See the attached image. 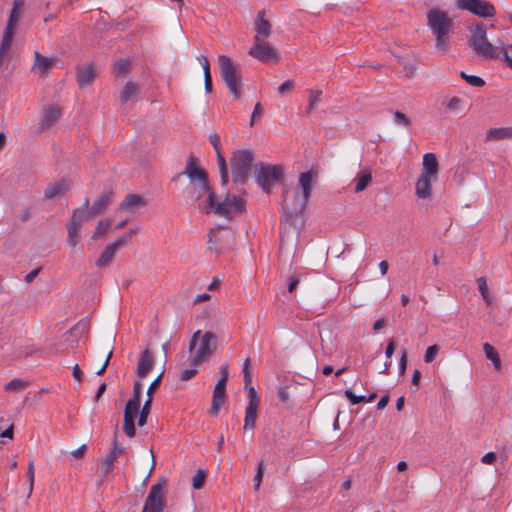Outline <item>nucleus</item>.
<instances>
[{"instance_id":"59","label":"nucleus","mask_w":512,"mask_h":512,"mask_svg":"<svg viewBox=\"0 0 512 512\" xmlns=\"http://www.w3.org/2000/svg\"><path fill=\"white\" fill-rule=\"evenodd\" d=\"M406 365H407V354L406 351L403 350L400 361H399V373L400 375H404L406 371Z\"/></svg>"},{"instance_id":"62","label":"nucleus","mask_w":512,"mask_h":512,"mask_svg":"<svg viewBox=\"0 0 512 512\" xmlns=\"http://www.w3.org/2000/svg\"><path fill=\"white\" fill-rule=\"evenodd\" d=\"M152 400L153 398L150 397V396H147V399L146 401L144 402L143 406L141 409H139V412L141 413H145V414H148L149 415V412H150V408H151V404H152Z\"/></svg>"},{"instance_id":"23","label":"nucleus","mask_w":512,"mask_h":512,"mask_svg":"<svg viewBox=\"0 0 512 512\" xmlns=\"http://www.w3.org/2000/svg\"><path fill=\"white\" fill-rule=\"evenodd\" d=\"M113 193L111 191L103 193L98 199L94 201L90 210L86 213L85 217L93 218L102 213L111 203Z\"/></svg>"},{"instance_id":"54","label":"nucleus","mask_w":512,"mask_h":512,"mask_svg":"<svg viewBox=\"0 0 512 512\" xmlns=\"http://www.w3.org/2000/svg\"><path fill=\"white\" fill-rule=\"evenodd\" d=\"M34 473H35L34 462L30 461L28 464V469H27V476H28V481H29V495L33 491Z\"/></svg>"},{"instance_id":"17","label":"nucleus","mask_w":512,"mask_h":512,"mask_svg":"<svg viewBox=\"0 0 512 512\" xmlns=\"http://www.w3.org/2000/svg\"><path fill=\"white\" fill-rule=\"evenodd\" d=\"M62 108L59 105L52 104L44 106L42 116L39 122L38 131L44 132L54 126L62 117Z\"/></svg>"},{"instance_id":"29","label":"nucleus","mask_w":512,"mask_h":512,"mask_svg":"<svg viewBox=\"0 0 512 512\" xmlns=\"http://www.w3.org/2000/svg\"><path fill=\"white\" fill-rule=\"evenodd\" d=\"M146 205V200L137 194H128L120 204V209L123 211H133L137 208Z\"/></svg>"},{"instance_id":"36","label":"nucleus","mask_w":512,"mask_h":512,"mask_svg":"<svg viewBox=\"0 0 512 512\" xmlns=\"http://www.w3.org/2000/svg\"><path fill=\"white\" fill-rule=\"evenodd\" d=\"M137 92H138V87L135 83H133V82L126 83V85L124 86V88L121 92V95H120L121 102L124 104V103H127L128 101L134 99L137 95Z\"/></svg>"},{"instance_id":"31","label":"nucleus","mask_w":512,"mask_h":512,"mask_svg":"<svg viewBox=\"0 0 512 512\" xmlns=\"http://www.w3.org/2000/svg\"><path fill=\"white\" fill-rule=\"evenodd\" d=\"M22 6H23V3L21 1H18V0L14 1L13 9L10 13L8 23H7L5 30L11 31V32H16V28H17V25H18V22H19L20 16H21L20 10H21Z\"/></svg>"},{"instance_id":"22","label":"nucleus","mask_w":512,"mask_h":512,"mask_svg":"<svg viewBox=\"0 0 512 512\" xmlns=\"http://www.w3.org/2000/svg\"><path fill=\"white\" fill-rule=\"evenodd\" d=\"M124 448L118 443L117 437H114V440L111 444L109 453L103 458V474L107 475L112 472L114 461L117 457L123 454Z\"/></svg>"},{"instance_id":"48","label":"nucleus","mask_w":512,"mask_h":512,"mask_svg":"<svg viewBox=\"0 0 512 512\" xmlns=\"http://www.w3.org/2000/svg\"><path fill=\"white\" fill-rule=\"evenodd\" d=\"M344 395L350 401V403L352 405H356V404H359L361 402H365V400H366V396L365 395L357 396V395L354 394L353 391H351L349 389L344 392Z\"/></svg>"},{"instance_id":"30","label":"nucleus","mask_w":512,"mask_h":512,"mask_svg":"<svg viewBox=\"0 0 512 512\" xmlns=\"http://www.w3.org/2000/svg\"><path fill=\"white\" fill-rule=\"evenodd\" d=\"M68 183L66 180L62 179L58 182H55L49 185L45 190V197L47 199H58L64 195L66 190L68 189Z\"/></svg>"},{"instance_id":"39","label":"nucleus","mask_w":512,"mask_h":512,"mask_svg":"<svg viewBox=\"0 0 512 512\" xmlns=\"http://www.w3.org/2000/svg\"><path fill=\"white\" fill-rule=\"evenodd\" d=\"M27 385L28 383L26 381L20 378H14L5 385L4 389L8 392H17L24 389Z\"/></svg>"},{"instance_id":"2","label":"nucleus","mask_w":512,"mask_h":512,"mask_svg":"<svg viewBox=\"0 0 512 512\" xmlns=\"http://www.w3.org/2000/svg\"><path fill=\"white\" fill-rule=\"evenodd\" d=\"M312 183L313 173L311 171L303 172L299 176L301 192L298 189L285 190L282 207L287 217H296L305 210L312 191Z\"/></svg>"},{"instance_id":"47","label":"nucleus","mask_w":512,"mask_h":512,"mask_svg":"<svg viewBox=\"0 0 512 512\" xmlns=\"http://www.w3.org/2000/svg\"><path fill=\"white\" fill-rule=\"evenodd\" d=\"M243 374L245 387H248L252 384L251 362L249 358H247L244 362Z\"/></svg>"},{"instance_id":"60","label":"nucleus","mask_w":512,"mask_h":512,"mask_svg":"<svg viewBox=\"0 0 512 512\" xmlns=\"http://www.w3.org/2000/svg\"><path fill=\"white\" fill-rule=\"evenodd\" d=\"M495 460L496 454L494 452H488L481 458V461L484 464H492L495 462Z\"/></svg>"},{"instance_id":"58","label":"nucleus","mask_w":512,"mask_h":512,"mask_svg":"<svg viewBox=\"0 0 512 512\" xmlns=\"http://www.w3.org/2000/svg\"><path fill=\"white\" fill-rule=\"evenodd\" d=\"M278 398L282 402H287L290 399L288 387H280L278 390Z\"/></svg>"},{"instance_id":"7","label":"nucleus","mask_w":512,"mask_h":512,"mask_svg":"<svg viewBox=\"0 0 512 512\" xmlns=\"http://www.w3.org/2000/svg\"><path fill=\"white\" fill-rule=\"evenodd\" d=\"M254 155L251 150H238L231 158L232 177L235 183H243L249 176Z\"/></svg>"},{"instance_id":"21","label":"nucleus","mask_w":512,"mask_h":512,"mask_svg":"<svg viewBox=\"0 0 512 512\" xmlns=\"http://www.w3.org/2000/svg\"><path fill=\"white\" fill-rule=\"evenodd\" d=\"M155 359L153 353L149 349L141 352L137 364L136 374L140 379L147 377L154 367Z\"/></svg>"},{"instance_id":"26","label":"nucleus","mask_w":512,"mask_h":512,"mask_svg":"<svg viewBox=\"0 0 512 512\" xmlns=\"http://www.w3.org/2000/svg\"><path fill=\"white\" fill-rule=\"evenodd\" d=\"M96 73L93 65H86L77 69V82L81 88L90 85L95 79Z\"/></svg>"},{"instance_id":"57","label":"nucleus","mask_w":512,"mask_h":512,"mask_svg":"<svg viewBox=\"0 0 512 512\" xmlns=\"http://www.w3.org/2000/svg\"><path fill=\"white\" fill-rule=\"evenodd\" d=\"M500 47L504 60L506 61L507 65L512 69V57L508 53V48L512 47V45L501 44Z\"/></svg>"},{"instance_id":"9","label":"nucleus","mask_w":512,"mask_h":512,"mask_svg":"<svg viewBox=\"0 0 512 512\" xmlns=\"http://www.w3.org/2000/svg\"><path fill=\"white\" fill-rule=\"evenodd\" d=\"M282 176L283 171L280 166L263 163L256 166L257 184L266 193L270 192L271 188L281 180Z\"/></svg>"},{"instance_id":"1","label":"nucleus","mask_w":512,"mask_h":512,"mask_svg":"<svg viewBox=\"0 0 512 512\" xmlns=\"http://www.w3.org/2000/svg\"><path fill=\"white\" fill-rule=\"evenodd\" d=\"M184 175L189 182L181 191L183 201L188 205L198 203L200 211L210 213L215 205L216 195L210 190L206 172L190 157L184 172L178 173L173 180L178 182Z\"/></svg>"},{"instance_id":"43","label":"nucleus","mask_w":512,"mask_h":512,"mask_svg":"<svg viewBox=\"0 0 512 512\" xmlns=\"http://www.w3.org/2000/svg\"><path fill=\"white\" fill-rule=\"evenodd\" d=\"M461 77L470 85L474 87H482L485 85V81L476 75H468L465 72H461Z\"/></svg>"},{"instance_id":"33","label":"nucleus","mask_w":512,"mask_h":512,"mask_svg":"<svg viewBox=\"0 0 512 512\" xmlns=\"http://www.w3.org/2000/svg\"><path fill=\"white\" fill-rule=\"evenodd\" d=\"M371 181H372V174L370 171L365 170V171L359 172L354 179V182L356 183L355 188H354L355 192L359 193V192H362L363 190H365L368 187V185L371 183Z\"/></svg>"},{"instance_id":"13","label":"nucleus","mask_w":512,"mask_h":512,"mask_svg":"<svg viewBox=\"0 0 512 512\" xmlns=\"http://www.w3.org/2000/svg\"><path fill=\"white\" fill-rule=\"evenodd\" d=\"M457 6L480 17L495 15V7L485 0H457Z\"/></svg>"},{"instance_id":"42","label":"nucleus","mask_w":512,"mask_h":512,"mask_svg":"<svg viewBox=\"0 0 512 512\" xmlns=\"http://www.w3.org/2000/svg\"><path fill=\"white\" fill-rule=\"evenodd\" d=\"M439 350H440V347L436 344L429 346L426 349L425 354H424V358H423L424 362L432 363L438 356Z\"/></svg>"},{"instance_id":"8","label":"nucleus","mask_w":512,"mask_h":512,"mask_svg":"<svg viewBox=\"0 0 512 512\" xmlns=\"http://www.w3.org/2000/svg\"><path fill=\"white\" fill-rule=\"evenodd\" d=\"M234 244V233L227 227H217L208 234V249L216 255H220L230 249Z\"/></svg>"},{"instance_id":"24","label":"nucleus","mask_w":512,"mask_h":512,"mask_svg":"<svg viewBox=\"0 0 512 512\" xmlns=\"http://www.w3.org/2000/svg\"><path fill=\"white\" fill-rule=\"evenodd\" d=\"M254 26L256 31L254 38L265 40V38L269 37L272 33V26L270 22L265 19L264 11L258 13Z\"/></svg>"},{"instance_id":"50","label":"nucleus","mask_w":512,"mask_h":512,"mask_svg":"<svg viewBox=\"0 0 512 512\" xmlns=\"http://www.w3.org/2000/svg\"><path fill=\"white\" fill-rule=\"evenodd\" d=\"M129 67V60L122 59L115 65V71L118 75H125L129 71Z\"/></svg>"},{"instance_id":"41","label":"nucleus","mask_w":512,"mask_h":512,"mask_svg":"<svg viewBox=\"0 0 512 512\" xmlns=\"http://www.w3.org/2000/svg\"><path fill=\"white\" fill-rule=\"evenodd\" d=\"M206 478V472L202 469H198L192 478V486L194 489L199 490L204 486Z\"/></svg>"},{"instance_id":"52","label":"nucleus","mask_w":512,"mask_h":512,"mask_svg":"<svg viewBox=\"0 0 512 512\" xmlns=\"http://www.w3.org/2000/svg\"><path fill=\"white\" fill-rule=\"evenodd\" d=\"M106 352L107 353H106V357H105L104 363L102 364L100 369L96 372L98 375H102L105 372V370H106V368H107V366L109 364V361H110V359L112 357V354H113V348H112L111 345H108L106 347Z\"/></svg>"},{"instance_id":"49","label":"nucleus","mask_w":512,"mask_h":512,"mask_svg":"<svg viewBox=\"0 0 512 512\" xmlns=\"http://www.w3.org/2000/svg\"><path fill=\"white\" fill-rule=\"evenodd\" d=\"M394 122L397 125H401L404 127H409L411 125V121L409 120V118L405 114H403L402 112H399V111H396L394 113Z\"/></svg>"},{"instance_id":"5","label":"nucleus","mask_w":512,"mask_h":512,"mask_svg":"<svg viewBox=\"0 0 512 512\" xmlns=\"http://www.w3.org/2000/svg\"><path fill=\"white\" fill-rule=\"evenodd\" d=\"M217 347L216 336L214 333L207 331L201 334V331H196L189 342V352L193 355L190 365L198 367L203 362L209 360Z\"/></svg>"},{"instance_id":"37","label":"nucleus","mask_w":512,"mask_h":512,"mask_svg":"<svg viewBox=\"0 0 512 512\" xmlns=\"http://www.w3.org/2000/svg\"><path fill=\"white\" fill-rule=\"evenodd\" d=\"M110 225H111V220H109V219H104V220L99 221V223L96 227V230H95L94 234L92 235V239L95 240V239L105 236L107 234V232L109 231Z\"/></svg>"},{"instance_id":"38","label":"nucleus","mask_w":512,"mask_h":512,"mask_svg":"<svg viewBox=\"0 0 512 512\" xmlns=\"http://www.w3.org/2000/svg\"><path fill=\"white\" fill-rule=\"evenodd\" d=\"M446 107L448 110H450L452 112L460 113V112L464 111L465 104L461 98L455 96V97L450 98L447 101Z\"/></svg>"},{"instance_id":"3","label":"nucleus","mask_w":512,"mask_h":512,"mask_svg":"<svg viewBox=\"0 0 512 512\" xmlns=\"http://www.w3.org/2000/svg\"><path fill=\"white\" fill-rule=\"evenodd\" d=\"M427 25L435 37L437 51L448 52L454 26L452 17L441 9L433 8L427 12Z\"/></svg>"},{"instance_id":"14","label":"nucleus","mask_w":512,"mask_h":512,"mask_svg":"<svg viewBox=\"0 0 512 512\" xmlns=\"http://www.w3.org/2000/svg\"><path fill=\"white\" fill-rule=\"evenodd\" d=\"M244 209V200L238 196L227 195L223 201L215 199L213 210L219 216H229L231 213H237Z\"/></svg>"},{"instance_id":"56","label":"nucleus","mask_w":512,"mask_h":512,"mask_svg":"<svg viewBox=\"0 0 512 512\" xmlns=\"http://www.w3.org/2000/svg\"><path fill=\"white\" fill-rule=\"evenodd\" d=\"M264 113L263 107L260 103H257L254 107V110L252 112L251 120H250V126H254L255 119L258 117H261Z\"/></svg>"},{"instance_id":"34","label":"nucleus","mask_w":512,"mask_h":512,"mask_svg":"<svg viewBox=\"0 0 512 512\" xmlns=\"http://www.w3.org/2000/svg\"><path fill=\"white\" fill-rule=\"evenodd\" d=\"M258 407H246L245 410V419H244V429L245 430H253L256 426V420L258 416Z\"/></svg>"},{"instance_id":"10","label":"nucleus","mask_w":512,"mask_h":512,"mask_svg":"<svg viewBox=\"0 0 512 512\" xmlns=\"http://www.w3.org/2000/svg\"><path fill=\"white\" fill-rule=\"evenodd\" d=\"M249 55L263 63L278 62L279 51L264 39H253V45L249 49Z\"/></svg>"},{"instance_id":"51","label":"nucleus","mask_w":512,"mask_h":512,"mask_svg":"<svg viewBox=\"0 0 512 512\" xmlns=\"http://www.w3.org/2000/svg\"><path fill=\"white\" fill-rule=\"evenodd\" d=\"M197 367H193L190 365V367L188 369H185L181 372V375H180V379L182 381H189L191 379H193L196 374L198 373Z\"/></svg>"},{"instance_id":"53","label":"nucleus","mask_w":512,"mask_h":512,"mask_svg":"<svg viewBox=\"0 0 512 512\" xmlns=\"http://www.w3.org/2000/svg\"><path fill=\"white\" fill-rule=\"evenodd\" d=\"M295 83L293 80H286L278 87V92L281 95L290 93L294 89Z\"/></svg>"},{"instance_id":"45","label":"nucleus","mask_w":512,"mask_h":512,"mask_svg":"<svg viewBox=\"0 0 512 512\" xmlns=\"http://www.w3.org/2000/svg\"><path fill=\"white\" fill-rule=\"evenodd\" d=\"M264 471H265V464H264V461H261L257 466V472H256V475L254 476L255 490H259V488H260V485L263 480Z\"/></svg>"},{"instance_id":"55","label":"nucleus","mask_w":512,"mask_h":512,"mask_svg":"<svg viewBox=\"0 0 512 512\" xmlns=\"http://www.w3.org/2000/svg\"><path fill=\"white\" fill-rule=\"evenodd\" d=\"M164 374V371H162L149 385L147 389V396L152 397L154 391L159 387L161 383L162 376Z\"/></svg>"},{"instance_id":"19","label":"nucleus","mask_w":512,"mask_h":512,"mask_svg":"<svg viewBox=\"0 0 512 512\" xmlns=\"http://www.w3.org/2000/svg\"><path fill=\"white\" fill-rule=\"evenodd\" d=\"M57 59L55 57H44L38 51L34 52V62L32 71L39 73L41 77H46L49 71L55 66Z\"/></svg>"},{"instance_id":"28","label":"nucleus","mask_w":512,"mask_h":512,"mask_svg":"<svg viewBox=\"0 0 512 512\" xmlns=\"http://www.w3.org/2000/svg\"><path fill=\"white\" fill-rule=\"evenodd\" d=\"M15 32H11L8 30L4 31L2 41L0 43V66L3 62L10 58L11 54V45L13 42Z\"/></svg>"},{"instance_id":"32","label":"nucleus","mask_w":512,"mask_h":512,"mask_svg":"<svg viewBox=\"0 0 512 512\" xmlns=\"http://www.w3.org/2000/svg\"><path fill=\"white\" fill-rule=\"evenodd\" d=\"M487 140L512 139V127L491 128L486 132Z\"/></svg>"},{"instance_id":"27","label":"nucleus","mask_w":512,"mask_h":512,"mask_svg":"<svg viewBox=\"0 0 512 512\" xmlns=\"http://www.w3.org/2000/svg\"><path fill=\"white\" fill-rule=\"evenodd\" d=\"M438 173V161L433 153H426L423 156V171L421 175L434 177Z\"/></svg>"},{"instance_id":"64","label":"nucleus","mask_w":512,"mask_h":512,"mask_svg":"<svg viewBox=\"0 0 512 512\" xmlns=\"http://www.w3.org/2000/svg\"><path fill=\"white\" fill-rule=\"evenodd\" d=\"M298 283H299V279L297 277H295V276H291L289 278L288 291L290 293H293L295 291Z\"/></svg>"},{"instance_id":"15","label":"nucleus","mask_w":512,"mask_h":512,"mask_svg":"<svg viewBox=\"0 0 512 512\" xmlns=\"http://www.w3.org/2000/svg\"><path fill=\"white\" fill-rule=\"evenodd\" d=\"M131 236L130 234H125L119 237L117 240H115L113 243L106 246V248L103 250V252L100 254L99 258L96 261V265L99 268H104L109 266L114 257L116 252L122 247L130 243Z\"/></svg>"},{"instance_id":"35","label":"nucleus","mask_w":512,"mask_h":512,"mask_svg":"<svg viewBox=\"0 0 512 512\" xmlns=\"http://www.w3.org/2000/svg\"><path fill=\"white\" fill-rule=\"evenodd\" d=\"M483 350L485 356L492 361L495 369L499 370L501 367V359L496 349L489 343H484Z\"/></svg>"},{"instance_id":"46","label":"nucleus","mask_w":512,"mask_h":512,"mask_svg":"<svg viewBox=\"0 0 512 512\" xmlns=\"http://www.w3.org/2000/svg\"><path fill=\"white\" fill-rule=\"evenodd\" d=\"M142 391H143V384L141 383V381H136L134 383V387H133V395L128 401H134V403L140 404Z\"/></svg>"},{"instance_id":"20","label":"nucleus","mask_w":512,"mask_h":512,"mask_svg":"<svg viewBox=\"0 0 512 512\" xmlns=\"http://www.w3.org/2000/svg\"><path fill=\"white\" fill-rule=\"evenodd\" d=\"M209 141L217 154L218 167L221 175V184L226 185L228 183V170L225 158L220 152V136L216 132H213L209 135Z\"/></svg>"},{"instance_id":"61","label":"nucleus","mask_w":512,"mask_h":512,"mask_svg":"<svg viewBox=\"0 0 512 512\" xmlns=\"http://www.w3.org/2000/svg\"><path fill=\"white\" fill-rule=\"evenodd\" d=\"M395 351V341L394 339H390L388 341V344L386 346V350H385V355L387 358H391V356L393 355Z\"/></svg>"},{"instance_id":"18","label":"nucleus","mask_w":512,"mask_h":512,"mask_svg":"<svg viewBox=\"0 0 512 512\" xmlns=\"http://www.w3.org/2000/svg\"><path fill=\"white\" fill-rule=\"evenodd\" d=\"M140 409L139 403L134 401H127L124 409L123 430L127 437L132 438L136 434L135 419L138 416Z\"/></svg>"},{"instance_id":"63","label":"nucleus","mask_w":512,"mask_h":512,"mask_svg":"<svg viewBox=\"0 0 512 512\" xmlns=\"http://www.w3.org/2000/svg\"><path fill=\"white\" fill-rule=\"evenodd\" d=\"M86 449H87L86 445H85V444H83V445H82V446H80L79 448H77V449L73 450V451L71 452V454H72V456H73L74 458H82V457L84 456L85 452H86Z\"/></svg>"},{"instance_id":"40","label":"nucleus","mask_w":512,"mask_h":512,"mask_svg":"<svg viewBox=\"0 0 512 512\" xmlns=\"http://www.w3.org/2000/svg\"><path fill=\"white\" fill-rule=\"evenodd\" d=\"M309 104L307 108V112L311 113L321 102L322 92L319 90H310L309 91Z\"/></svg>"},{"instance_id":"11","label":"nucleus","mask_w":512,"mask_h":512,"mask_svg":"<svg viewBox=\"0 0 512 512\" xmlns=\"http://www.w3.org/2000/svg\"><path fill=\"white\" fill-rule=\"evenodd\" d=\"M220 374L221 378L215 385L210 408V414L214 417L218 415L220 408L226 401V384L228 381V368L226 364L220 366Z\"/></svg>"},{"instance_id":"12","label":"nucleus","mask_w":512,"mask_h":512,"mask_svg":"<svg viewBox=\"0 0 512 512\" xmlns=\"http://www.w3.org/2000/svg\"><path fill=\"white\" fill-rule=\"evenodd\" d=\"M89 204L88 199L85 200L83 207L74 210L71 218V222L67 226L68 235H67V244L70 247H76L80 240V230L82 228V223L85 218V211Z\"/></svg>"},{"instance_id":"16","label":"nucleus","mask_w":512,"mask_h":512,"mask_svg":"<svg viewBox=\"0 0 512 512\" xmlns=\"http://www.w3.org/2000/svg\"><path fill=\"white\" fill-rule=\"evenodd\" d=\"M163 485L160 483L151 486L142 512H162L164 508Z\"/></svg>"},{"instance_id":"25","label":"nucleus","mask_w":512,"mask_h":512,"mask_svg":"<svg viewBox=\"0 0 512 512\" xmlns=\"http://www.w3.org/2000/svg\"><path fill=\"white\" fill-rule=\"evenodd\" d=\"M434 179V177L420 175L419 179L416 182V195L419 198L427 199L431 196L432 180Z\"/></svg>"},{"instance_id":"4","label":"nucleus","mask_w":512,"mask_h":512,"mask_svg":"<svg viewBox=\"0 0 512 512\" xmlns=\"http://www.w3.org/2000/svg\"><path fill=\"white\" fill-rule=\"evenodd\" d=\"M470 37L469 45L473 52L484 60H493L499 58L501 52V44H505L499 41L498 45H493L487 37L485 26L480 23L469 28Z\"/></svg>"},{"instance_id":"6","label":"nucleus","mask_w":512,"mask_h":512,"mask_svg":"<svg viewBox=\"0 0 512 512\" xmlns=\"http://www.w3.org/2000/svg\"><path fill=\"white\" fill-rule=\"evenodd\" d=\"M223 81L235 99L241 96V75L232 59L226 55H220L217 59Z\"/></svg>"},{"instance_id":"44","label":"nucleus","mask_w":512,"mask_h":512,"mask_svg":"<svg viewBox=\"0 0 512 512\" xmlns=\"http://www.w3.org/2000/svg\"><path fill=\"white\" fill-rule=\"evenodd\" d=\"M247 388H248V400H249L247 406L259 408L260 398H259L255 388L252 385L248 386Z\"/></svg>"}]
</instances>
